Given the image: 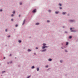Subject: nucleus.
<instances>
[{
	"label": "nucleus",
	"instance_id": "1",
	"mask_svg": "<svg viewBox=\"0 0 78 78\" xmlns=\"http://www.w3.org/2000/svg\"><path fill=\"white\" fill-rule=\"evenodd\" d=\"M25 20H24L23 21V25H24L25 23Z\"/></svg>",
	"mask_w": 78,
	"mask_h": 78
},
{
	"label": "nucleus",
	"instance_id": "2",
	"mask_svg": "<svg viewBox=\"0 0 78 78\" xmlns=\"http://www.w3.org/2000/svg\"><path fill=\"white\" fill-rule=\"evenodd\" d=\"M36 9H34V10H33V11H32V12H36Z\"/></svg>",
	"mask_w": 78,
	"mask_h": 78
},
{
	"label": "nucleus",
	"instance_id": "3",
	"mask_svg": "<svg viewBox=\"0 0 78 78\" xmlns=\"http://www.w3.org/2000/svg\"><path fill=\"white\" fill-rule=\"evenodd\" d=\"M52 60L51 59V58H49L48 59L49 61H51Z\"/></svg>",
	"mask_w": 78,
	"mask_h": 78
},
{
	"label": "nucleus",
	"instance_id": "4",
	"mask_svg": "<svg viewBox=\"0 0 78 78\" xmlns=\"http://www.w3.org/2000/svg\"><path fill=\"white\" fill-rule=\"evenodd\" d=\"M43 46H45L46 45V44H43Z\"/></svg>",
	"mask_w": 78,
	"mask_h": 78
},
{
	"label": "nucleus",
	"instance_id": "5",
	"mask_svg": "<svg viewBox=\"0 0 78 78\" xmlns=\"http://www.w3.org/2000/svg\"><path fill=\"white\" fill-rule=\"evenodd\" d=\"M59 12H55V14H57L58 13H59Z\"/></svg>",
	"mask_w": 78,
	"mask_h": 78
},
{
	"label": "nucleus",
	"instance_id": "6",
	"mask_svg": "<svg viewBox=\"0 0 78 78\" xmlns=\"http://www.w3.org/2000/svg\"><path fill=\"white\" fill-rule=\"evenodd\" d=\"M68 44H69V43H68V42H66V45H67Z\"/></svg>",
	"mask_w": 78,
	"mask_h": 78
},
{
	"label": "nucleus",
	"instance_id": "7",
	"mask_svg": "<svg viewBox=\"0 0 78 78\" xmlns=\"http://www.w3.org/2000/svg\"><path fill=\"white\" fill-rule=\"evenodd\" d=\"M45 48V46L42 47V48L43 49H44V48Z\"/></svg>",
	"mask_w": 78,
	"mask_h": 78
},
{
	"label": "nucleus",
	"instance_id": "8",
	"mask_svg": "<svg viewBox=\"0 0 78 78\" xmlns=\"http://www.w3.org/2000/svg\"><path fill=\"white\" fill-rule=\"evenodd\" d=\"M66 14V12H63L62 13V14Z\"/></svg>",
	"mask_w": 78,
	"mask_h": 78
},
{
	"label": "nucleus",
	"instance_id": "9",
	"mask_svg": "<svg viewBox=\"0 0 78 78\" xmlns=\"http://www.w3.org/2000/svg\"><path fill=\"white\" fill-rule=\"evenodd\" d=\"M46 51V49H44V50H43L42 51L43 52V51Z\"/></svg>",
	"mask_w": 78,
	"mask_h": 78
},
{
	"label": "nucleus",
	"instance_id": "10",
	"mask_svg": "<svg viewBox=\"0 0 78 78\" xmlns=\"http://www.w3.org/2000/svg\"><path fill=\"white\" fill-rule=\"evenodd\" d=\"M18 42H19V43H20L22 41H20V40H19V41H18Z\"/></svg>",
	"mask_w": 78,
	"mask_h": 78
},
{
	"label": "nucleus",
	"instance_id": "11",
	"mask_svg": "<svg viewBox=\"0 0 78 78\" xmlns=\"http://www.w3.org/2000/svg\"><path fill=\"white\" fill-rule=\"evenodd\" d=\"M37 71H39V68H37Z\"/></svg>",
	"mask_w": 78,
	"mask_h": 78
},
{
	"label": "nucleus",
	"instance_id": "12",
	"mask_svg": "<svg viewBox=\"0 0 78 78\" xmlns=\"http://www.w3.org/2000/svg\"><path fill=\"white\" fill-rule=\"evenodd\" d=\"M39 23H36V25H39Z\"/></svg>",
	"mask_w": 78,
	"mask_h": 78
},
{
	"label": "nucleus",
	"instance_id": "13",
	"mask_svg": "<svg viewBox=\"0 0 78 78\" xmlns=\"http://www.w3.org/2000/svg\"><path fill=\"white\" fill-rule=\"evenodd\" d=\"M31 77V76H29L28 77H27V78H30Z\"/></svg>",
	"mask_w": 78,
	"mask_h": 78
},
{
	"label": "nucleus",
	"instance_id": "14",
	"mask_svg": "<svg viewBox=\"0 0 78 78\" xmlns=\"http://www.w3.org/2000/svg\"><path fill=\"white\" fill-rule=\"evenodd\" d=\"M28 51H31V50H30V49H28Z\"/></svg>",
	"mask_w": 78,
	"mask_h": 78
},
{
	"label": "nucleus",
	"instance_id": "15",
	"mask_svg": "<svg viewBox=\"0 0 78 78\" xmlns=\"http://www.w3.org/2000/svg\"><path fill=\"white\" fill-rule=\"evenodd\" d=\"M34 66H33L32 67V69H34Z\"/></svg>",
	"mask_w": 78,
	"mask_h": 78
},
{
	"label": "nucleus",
	"instance_id": "16",
	"mask_svg": "<svg viewBox=\"0 0 78 78\" xmlns=\"http://www.w3.org/2000/svg\"><path fill=\"white\" fill-rule=\"evenodd\" d=\"M73 21H74L73 20H70V22H73Z\"/></svg>",
	"mask_w": 78,
	"mask_h": 78
},
{
	"label": "nucleus",
	"instance_id": "17",
	"mask_svg": "<svg viewBox=\"0 0 78 78\" xmlns=\"http://www.w3.org/2000/svg\"><path fill=\"white\" fill-rule=\"evenodd\" d=\"M69 39H71L72 38V36H70L69 37Z\"/></svg>",
	"mask_w": 78,
	"mask_h": 78
},
{
	"label": "nucleus",
	"instance_id": "18",
	"mask_svg": "<svg viewBox=\"0 0 78 78\" xmlns=\"http://www.w3.org/2000/svg\"><path fill=\"white\" fill-rule=\"evenodd\" d=\"M13 14H15V11H14L13 12Z\"/></svg>",
	"mask_w": 78,
	"mask_h": 78
},
{
	"label": "nucleus",
	"instance_id": "19",
	"mask_svg": "<svg viewBox=\"0 0 78 78\" xmlns=\"http://www.w3.org/2000/svg\"><path fill=\"white\" fill-rule=\"evenodd\" d=\"M48 12H51V10H48Z\"/></svg>",
	"mask_w": 78,
	"mask_h": 78
},
{
	"label": "nucleus",
	"instance_id": "20",
	"mask_svg": "<svg viewBox=\"0 0 78 78\" xmlns=\"http://www.w3.org/2000/svg\"><path fill=\"white\" fill-rule=\"evenodd\" d=\"M61 5H61V4H59V6H61Z\"/></svg>",
	"mask_w": 78,
	"mask_h": 78
},
{
	"label": "nucleus",
	"instance_id": "21",
	"mask_svg": "<svg viewBox=\"0 0 78 78\" xmlns=\"http://www.w3.org/2000/svg\"><path fill=\"white\" fill-rule=\"evenodd\" d=\"M72 29H73L72 28H70V30H72Z\"/></svg>",
	"mask_w": 78,
	"mask_h": 78
},
{
	"label": "nucleus",
	"instance_id": "22",
	"mask_svg": "<svg viewBox=\"0 0 78 78\" xmlns=\"http://www.w3.org/2000/svg\"><path fill=\"white\" fill-rule=\"evenodd\" d=\"M13 16H14V15H13V14H12V15H11V16H12V17H13Z\"/></svg>",
	"mask_w": 78,
	"mask_h": 78
},
{
	"label": "nucleus",
	"instance_id": "23",
	"mask_svg": "<svg viewBox=\"0 0 78 78\" xmlns=\"http://www.w3.org/2000/svg\"><path fill=\"white\" fill-rule=\"evenodd\" d=\"M20 5H21L22 4V3H21V2H20Z\"/></svg>",
	"mask_w": 78,
	"mask_h": 78
},
{
	"label": "nucleus",
	"instance_id": "24",
	"mask_svg": "<svg viewBox=\"0 0 78 78\" xmlns=\"http://www.w3.org/2000/svg\"><path fill=\"white\" fill-rule=\"evenodd\" d=\"M47 22H50V21H49V20H48L47 21Z\"/></svg>",
	"mask_w": 78,
	"mask_h": 78
},
{
	"label": "nucleus",
	"instance_id": "25",
	"mask_svg": "<svg viewBox=\"0 0 78 78\" xmlns=\"http://www.w3.org/2000/svg\"><path fill=\"white\" fill-rule=\"evenodd\" d=\"M60 62H62V60H60Z\"/></svg>",
	"mask_w": 78,
	"mask_h": 78
},
{
	"label": "nucleus",
	"instance_id": "26",
	"mask_svg": "<svg viewBox=\"0 0 78 78\" xmlns=\"http://www.w3.org/2000/svg\"><path fill=\"white\" fill-rule=\"evenodd\" d=\"M8 37H10V35L8 36Z\"/></svg>",
	"mask_w": 78,
	"mask_h": 78
},
{
	"label": "nucleus",
	"instance_id": "27",
	"mask_svg": "<svg viewBox=\"0 0 78 78\" xmlns=\"http://www.w3.org/2000/svg\"><path fill=\"white\" fill-rule=\"evenodd\" d=\"M18 26V25L17 24L16 25V27H17Z\"/></svg>",
	"mask_w": 78,
	"mask_h": 78
},
{
	"label": "nucleus",
	"instance_id": "28",
	"mask_svg": "<svg viewBox=\"0 0 78 78\" xmlns=\"http://www.w3.org/2000/svg\"><path fill=\"white\" fill-rule=\"evenodd\" d=\"M0 11L1 12H2V9H0Z\"/></svg>",
	"mask_w": 78,
	"mask_h": 78
},
{
	"label": "nucleus",
	"instance_id": "29",
	"mask_svg": "<svg viewBox=\"0 0 78 78\" xmlns=\"http://www.w3.org/2000/svg\"><path fill=\"white\" fill-rule=\"evenodd\" d=\"M11 20L12 21H13V19H11Z\"/></svg>",
	"mask_w": 78,
	"mask_h": 78
},
{
	"label": "nucleus",
	"instance_id": "30",
	"mask_svg": "<svg viewBox=\"0 0 78 78\" xmlns=\"http://www.w3.org/2000/svg\"><path fill=\"white\" fill-rule=\"evenodd\" d=\"M5 72V71H3L2 72V73H4V72Z\"/></svg>",
	"mask_w": 78,
	"mask_h": 78
},
{
	"label": "nucleus",
	"instance_id": "31",
	"mask_svg": "<svg viewBox=\"0 0 78 78\" xmlns=\"http://www.w3.org/2000/svg\"><path fill=\"white\" fill-rule=\"evenodd\" d=\"M45 48H46L47 47H48V46H44Z\"/></svg>",
	"mask_w": 78,
	"mask_h": 78
},
{
	"label": "nucleus",
	"instance_id": "32",
	"mask_svg": "<svg viewBox=\"0 0 78 78\" xmlns=\"http://www.w3.org/2000/svg\"><path fill=\"white\" fill-rule=\"evenodd\" d=\"M48 67V66H45V67Z\"/></svg>",
	"mask_w": 78,
	"mask_h": 78
},
{
	"label": "nucleus",
	"instance_id": "33",
	"mask_svg": "<svg viewBox=\"0 0 78 78\" xmlns=\"http://www.w3.org/2000/svg\"><path fill=\"white\" fill-rule=\"evenodd\" d=\"M60 9H62V8L60 7Z\"/></svg>",
	"mask_w": 78,
	"mask_h": 78
},
{
	"label": "nucleus",
	"instance_id": "34",
	"mask_svg": "<svg viewBox=\"0 0 78 78\" xmlns=\"http://www.w3.org/2000/svg\"><path fill=\"white\" fill-rule=\"evenodd\" d=\"M7 30H8L7 29L5 30V31H7Z\"/></svg>",
	"mask_w": 78,
	"mask_h": 78
},
{
	"label": "nucleus",
	"instance_id": "35",
	"mask_svg": "<svg viewBox=\"0 0 78 78\" xmlns=\"http://www.w3.org/2000/svg\"><path fill=\"white\" fill-rule=\"evenodd\" d=\"M71 32H73V30H71Z\"/></svg>",
	"mask_w": 78,
	"mask_h": 78
},
{
	"label": "nucleus",
	"instance_id": "36",
	"mask_svg": "<svg viewBox=\"0 0 78 78\" xmlns=\"http://www.w3.org/2000/svg\"><path fill=\"white\" fill-rule=\"evenodd\" d=\"M36 49H38V48L36 47Z\"/></svg>",
	"mask_w": 78,
	"mask_h": 78
},
{
	"label": "nucleus",
	"instance_id": "37",
	"mask_svg": "<svg viewBox=\"0 0 78 78\" xmlns=\"http://www.w3.org/2000/svg\"><path fill=\"white\" fill-rule=\"evenodd\" d=\"M65 33H67V32H65Z\"/></svg>",
	"mask_w": 78,
	"mask_h": 78
},
{
	"label": "nucleus",
	"instance_id": "38",
	"mask_svg": "<svg viewBox=\"0 0 78 78\" xmlns=\"http://www.w3.org/2000/svg\"><path fill=\"white\" fill-rule=\"evenodd\" d=\"M65 51H66V52H67V51L66 50Z\"/></svg>",
	"mask_w": 78,
	"mask_h": 78
},
{
	"label": "nucleus",
	"instance_id": "39",
	"mask_svg": "<svg viewBox=\"0 0 78 78\" xmlns=\"http://www.w3.org/2000/svg\"><path fill=\"white\" fill-rule=\"evenodd\" d=\"M34 55H36V53H34Z\"/></svg>",
	"mask_w": 78,
	"mask_h": 78
},
{
	"label": "nucleus",
	"instance_id": "40",
	"mask_svg": "<svg viewBox=\"0 0 78 78\" xmlns=\"http://www.w3.org/2000/svg\"><path fill=\"white\" fill-rule=\"evenodd\" d=\"M11 56V54H10V56Z\"/></svg>",
	"mask_w": 78,
	"mask_h": 78
},
{
	"label": "nucleus",
	"instance_id": "41",
	"mask_svg": "<svg viewBox=\"0 0 78 78\" xmlns=\"http://www.w3.org/2000/svg\"><path fill=\"white\" fill-rule=\"evenodd\" d=\"M20 15H19V17H20Z\"/></svg>",
	"mask_w": 78,
	"mask_h": 78
},
{
	"label": "nucleus",
	"instance_id": "42",
	"mask_svg": "<svg viewBox=\"0 0 78 78\" xmlns=\"http://www.w3.org/2000/svg\"><path fill=\"white\" fill-rule=\"evenodd\" d=\"M4 59H5V57H4Z\"/></svg>",
	"mask_w": 78,
	"mask_h": 78
},
{
	"label": "nucleus",
	"instance_id": "43",
	"mask_svg": "<svg viewBox=\"0 0 78 78\" xmlns=\"http://www.w3.org/2000/svg\"><path fill=\"white\" fill-rule=\"evenodd\" d=\"M8 64H9V63L8 62Z\"/></svg>",
	"mask_w": 78,
	"mask_h": 78
},
{
	"label": "nucleus",
	"instance_id": "44",
	"mask_svg": "<svg viewBox=\"0 0 78 78\" xmlns=\"http://www.w3.org/2000/svg\"><path fill=\"white\" fill-rule=\"evenodd\" d=\"M63 28H64V27H63Z\"/></svg>",
	"mask_w": 78,
	"mask_h": 78
},
{
	"label": "nucleus",
	"instance_id": "45",
	"mask_svg": "<svg viewBox=\"0 0 78 78\" xmlns=\"http://www.w3.org/2000/svg\"><path fill=\"white\" fill-rule=\"evenodd\" d=\"M68 16H69V14L68 15Z\"/></svg>",
	"mask_w": 78,
	"mask_h": 78
}]
</instances>
